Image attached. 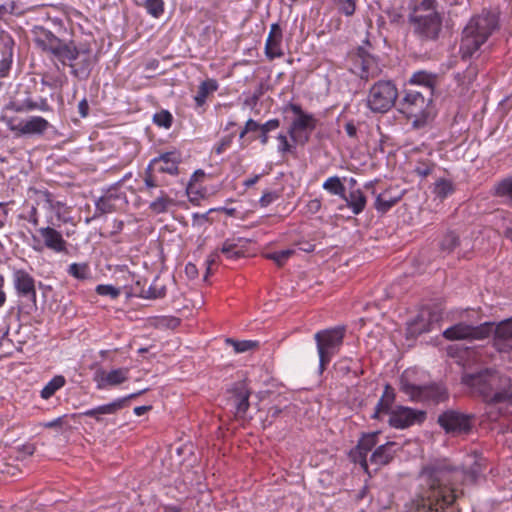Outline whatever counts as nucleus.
<instances>
[{
  "mask_svg": "<svg viewBox=\"0 0 512 512\" xmlns=\"http://www.w3.org/2000/svg\"><path fill=\"white\" fill-rule=\"evenodd\" d=\"M310 133L311 132H300L298 134H295V138L291 139L292 142H294L296 145L304 146L307 144L310 140Z\"/></svg>",
  "mask_w": 512,
  "mask_h": 512,
  "instance_id": "nucleus-64",
  "label": "nucleus"
},
{
  "mask_svg": "<svg viewBox=\"0 0 512 512\" xmlns=\"http://www.w3.org/2000/svg\"><path fill=\"white\" fill-rule=\"evenodd\" d=\"M401 198L402 193H399L392 188L386 189L376 195L374 208L378 213L385 214L395 206Z\"/></svg>",
  "mask_w": 512,
  "mask_h": 512,
  "instance_id": "nucleus-29",
  "label": "nucleus"
},
{
  "mask_svg": "<svg viewBox=\"0 0 512 512\" xmlns=\"http://www.w3.org/2000/svg\"><path fill=\"white\" fill-rule=\"evenodd\" d=\"M346 332L347 327L345 325H338L319 330L314 334L313 338L319 357V375L324 373L333 357L340 352L344 344Z\"/></svg>",
  "mask_w": 512,
  "mask_h": 512,
  "instance_id": "nucleus-6",
  "label": "nucleus"
},
{
  "mask_svg": "<svg viewBox=\"0 0 512 512\" xmlns=\"http://www.w3.org/2000/svg\"><path fill=\"white\" fill-rule=\"evenodd\" d=\"M134 296L144 299L164 298L166 296V287L164 285L158 287L155 282L151 284L148 289L142 287L141 289L138 290L136 287L134 289Z\"/></svg>",
  "mask_w": 512,
  "mask_h": 512,
  "instance_id": "nucleus-38",
  "label": "nucleus"
},
{
  "mask_svg": "<svg viewBox=\"0 0 512 512\" xmlns=\"http://www.w3.org/2000/svg\"><path fill=\"white\" fill-rule=\"evenodd\" d=\"M494 332V345L500 352L512 351V317L499 322L496 326L493 322H485L477 326L464 322L457 323L443 332L445 339H485Z\"/></svg>",
  "mask_w": 512,
  "mask_h": 512,
  "instance_id": "nucleus-3",
  "label": "nucleus"
},
{
  "mask_svg": "<svg viewBox=\"0 0 512 512\" xmlns=\"http://www.w3.org/2000/svg\"><path fill=\"white\" fill-rule=\"evenodd\" d=\"M437 84V75L427 72L425 70L416 71L408 80L409 86H417L422 88V93H429L434 96L435 87Z\"/></svg>",
  "mask_w": 512,
  "mask_h": 512,
  "instance_id": "nucleus-28",
  "label": "nucleus"
},
{
  "mask_svg": "<svg viewBox=\"0 0 512 512\" xmlns=\"http://www.w3.org/2000/svg\"><path fill=\"white\" fill-rule=\"evenodd\" d=\"M499 29L500 17L497 12L483 8L480 13L473 15L460 34L459 55L461 60L477 59L481 54V48Z\"/></svg>",
  "mask_w": 512,
  "mask_h": 512,
  "instance_id": "nucleus-2",
  "label": "nucleus"
},
{
  "mask_svg": "<svg viewBox=\"0 0 512 512\" xmlns=\"http://www.w3.org/2000/svg\"><path fill=\"white\" fill-rule=\"evenodd\" d=\"M19 217L22 219L28 220L34 226H38V224H39V215H38V210H37L36 205H33L31 207L28 216L20 215Z\"/></svg>",
  "mask_w": 512,
  "mask_h": 512,
  "instance_id": "nucleus-62",
  "label": "nucleus"
},
{
  "mask_svg": "<svg viewBox=\"0 0 512 512\" xmlns=\"http://www.w3.org/2000/svg\"><path fill=\"white\" fill-rule=\"evenodd\" d=\"M322 188L330 195L344 197L346 187L338 176L327 178L322 184Z\"/></svg>",
  "mask_w": 512,
  "mask_h": 512,
  "instance_id": "nucleus-41",
  "label": "nucleus"
},
{
  "mask_svg": "<svg viewBox=\"0 0 512 512\" xmlns=\"http://www.w3.org/2000/svg\"><path fill=\"white\" fill-rule=\"evenodd\" d=\"M280 126V120L277 118L270 119L266 121L265 123L261 124L260 130H259V136L258 139L260 140V143L262 145H266L269 141V132L276 130Z\"/></svg>",
  "mask_w": 512,
  "mask_h": 512,
  "instance_id": "nucleus-47",
  "label": "nucleus"
},
{
  "mask_svg": "<svg viewBox=\"0 0 512 512\" xmlns=\"http://www.w3.org/2000/svg\"><path fill=\"white\" fill-rule=\"evenodd\" d=\"M440 319L441 315L439 312L430 308H423L409 323L408 333L412 336H417L429 332L434 328V325L437 324Z\"/></svg>",
  "mask_w": 512,
  "mask_h": 512,
  "instance_id": "nucleus-21",
  "label": "nucleus"
},
{
  "mask_svg": "<svg viewBox=\"0 0 512 512\" xmlns=\"http://www.w3.org/2000/svg\"><path fill=\"white\" fill-rule=\"evenodd\" d=\"M31 33L36 46L42 51L51 53L56 59L66 58L70 54V50L66 48L68 41L60 39L48 28L35 25Z\"/></svg>",
  "mask_w": 512,
  "mask_h": 512,
  "instance_id": "nucleus-13",
  "label": "nucleus"
},
{
  "mask_svg": "<svg viewBox=\"0 0 512 512\" xmlns=\"http://www.w3.org/2000/svg\"><path fill=\"white\" fill-rule=\"evenodd\" d=\"M181 323L180 318L174 316H166L160 320V324L169 329L177 328Z\"/></svg>",
  "mask_w": 512,
  "mask_h": 512,
  "instance_id": "nucleus-59",
  "label": "nucleus"
},
{
  "mask_svg": "<svg viewBox=\"0 0 512 512\" xmlns=\"http://www.w3.org/2000/svg\"><path fill=\"white\" fill-rule=\"evenodd\" d=\"M113 211L114 205L110 202L109 198L102 196L95 202V213L91 218H87L86 222L89 223L91 220Z\"/></svg>",
  "mask_w": 512,
  "mask_h": 512,
  "instance_id": "nucleus-45",
  "label": "nucleus"
},
{
  "mask_svg": "<svg viewBox=\"0 0 512 512\" xmlns=\"http://www.w3.org/2000/svg\"><path fill=\"white\" fill-rule=\"evenodd\" d=\"M182 157L178 150L161 153L149 163L154 169L160 173H168L171 175L178 174V165L181 163Z\"/></svg>",
  "mask_w": 512,
  "mask_h": 512,
  "instance_id": "nucleus-23",
  "label": "nucleus"
},
{
  "mask_svg": "<svg viewBox=\"0 0 512 512\" xmlns=\"http://www.w3.org/2000/svg\"><path fill=\"white\" fill-rule=\"evenodd\" d=\"M142 6L147 13L154 18H159L164 13V0H142Z\"/></svg>",
  "mask_w": 512,
  "mask_h": 512,
  "instance_id": "nucleus-46",
  "label": "nucleus"
},
{
  "mask_svg": "<svg viewBox=\"0 0 512 512\" xmlns=\"http://www.w3.org/2000/svg\"><path fill=\"white\" fill-rule=\"evenodd\" d=\"M34 103V110H40L42 112H51L53 110L46 98L40 97V99L38 101H34Z\"/></svg>",
  "mask_w": 512,
  "mask_h": 512,
  "instance_id": "nucleus-63",
  "label": "nucleus"
},
{
  "mask_svg": "<svg viewBox=\"0 0 512 512\" xmlns=\"http://www.w3.org/2000/svg\"><path fill=\"white\" fill-rule=\"evenodd\" d=\"M3 120L11 131L18 132L19 135H42L50 127L49 122L40 116H32L17 124L14 118L3 117Z\"/></svg>",
  "mask_w": 512,
  "mask_h": 512,
  "instance_id": "nucleus-20",
  "label": "nucleus"
},
{
  "mask_svg": "<svg viewBox=\"0 0 512 512\" xmlns=\"http://www.w3.org/2000/svg\"><path fill=\"white\" fill-rule=\"evenodd\" d=\"M397 109L412 119V126L417 129L425 127L435 116L433 96L418 89L405 88L398 99Z\"/></svg>",
  "mask_w": 512,
  "mask_h": 512,
  "instance_id": "nucleus-5",
  "label": "nucleus"
},
{
  "mask_svg": "<svg viewBox=\"0 0 512 512\" xmlns=\"http://www.w3.org/2000/svg\"><path fill=\"white\" fill-rule=\"evenodd\" d=\"M35 103L34 100L27 96L23 99L15 96L6 106V110H11L17 113H26L34 111Z\"/></svg>",
  "mask_w": 512,
  "mask_h": 512,
  "instance_id": "nucleus-37",
  "label": "nucleus"
},
{
  "mask_svg": "<svg viewBox=\"0 0 512 512\" xmlns=\"http://www.w3.org/2000/svg\"><path fill=\"white\" fill-rule=\"evenodd\" d=\"M295 254L294 249H285L281 251H275L271 253H267L265 257L269 260H272L276 263L277 266L282 267L287 260Z\"/></svg>",
  "mask_w": 512,
  "mask_h": 512,
  "instance_id": "nucleus-49",
  "label": "nucleus"
},
{
  "mask_svg": "<svg viewBox=\"0 0 512 512\" xmlns=\"http://www.w3.org/2000/svg\"><path fill=\"white\" fill-rule=\"evenodd\" d=\"M220 248L219 249H216L214 251H212L207 259H206V273H205V276H204V279L207 280V278L209 277L210 273H211V267L213 265H216L219 263V260H220Z\"/></svg>",
  "mask_w": 512,
  "mask_h": 512,
  "instance_id": "nucleus-57",
  "label": "nucleus"
},
{
  "mask_svg": "<svg viewBox=\"0 0 512 512\" xmlns=\"http://www.w3.org/2000/svg\"><path fill=\"white\" fill-rule=\"evenodd\" d=\"M321 207H322V203H321L320 199H318V198L312 199V200L308 201V203L306 204V207H305L306 213L314 215L320 211Z\"/></svg>",
  "mask_w": 512,
  "mask_h": 512,
  "instance_id": "nucleus-61",
  "label": "nucleus"
},
{
  "mask_svg": "<svg viewBox=\"0 0 512 512\" xmlns=\"http://www.w3.org/2000/svg\"><path fill=\"white\" fill-rule=\"evenodd\" d=\"M455 191L454 184L451 180L440 178L433 187V194L440 200L445 199Z\"/></svg>",
  "mask_w": 512,
  "mask_h": 512,
  "instance_id": "nucleus-42",
  "label": "nucleus"
},
{
  "mask_svg": "<svg viewBox=\"0 0 512 512\" xmlns=\"http://www.w3.org/2000/svg\"><path fill=\"white\" fill-rule=\"evenodd\" d=\"M279 141L278 152L281 154L286 153H294L296 150V144L293 142L292 144L288 141L287 136L283 133H280L277 136Z\"/></svg>",
  "mask_w": 512,
  "mask_h": 512,
  "instance_id": "nucleus-54",
  "label": "nucleus"
},
{
  "mask_svg": "<svg viewBox=\"0 0 512 512\" xmlns=\"http://www.w3.org/2000/svg\"><path fill=\"white\" fill-rule=\"evenodd\" d=\"M460 245V238L454 231H448L439 242V249L444 254H451Z\"/></svg>",
  "mask_w": 512,
  "mask_h": 512,
  "instance_id": "nucleus-39",
  "label": "nucleus"
},
{
  "mask_svg": "<svg viewBox=\"0 0 512 512\" xmlns=\"http://www.w3.org/2000/svg\"><path fill=\"white\" fill-rule=\"evenodd\" d=\"M379 434L380 431L363 433L357 445L349 452L350 460L355 464H359L366 473H369L367 454L377 445Z\"/></svg>",
  "mask_w": 512,
  "mask_h": 512,
  "instance_id": "nucleus-18",
  "label": "nucleus"
},
{
  "mask_svg": "<svg viewBox=\"0 0 512 512\" xmlns=\"http://www.w3.org/2000/svg\"><path fill=\"white\" fill-rule=\"evenodd\" d=\"M146 390L131 393L125 397L117 398L110 403L103 404L92 409H88L81 413L82 416L94 418L97 422L103 421V415L116 414L119 410L130 405L132 399L142 395Z\"/></svg>",
  "mask_w": 512,
  "mask_h": 512,
  "instance_id": "nucleus-19",
  "label": "nucleus"
},
{
  "mask_svg": "<svg viewBox=\"0 0 512 512\" xmlns=\"http://www.w3.org/2000/svg\"><path fill=\"white\" fill-rule=\"evenodd\" d=\"M399 93L391 80H379L369 89L367 107L374 113H386L397 105Z\"/></svg>",
  "mask_w": 512,
  "mask_h": 512,
  "instance_id": "nucleus-9",
  "label": "nucleus"
},
{
  "mask_svg": "<svg viewBox=\"0 0 512 512\" xmlns=\"http://www.w3.org/2000/svg\"><path fill=\"white\" fill-rule=\"evenodd\" d=\"M444 14L432 12L429 15L408 19L413 35L421 42H436L443 32Z\"/></svg>",
  "mask_w": 512,
  "mask_h": 512,
  "instance_id": "nucleus-11",
  "label": "nucleus"
},
{
  "mask_svg": "<svg viewBox=\"0 0 512 512\" xmlns=\"http://www.w3.org/2000/svg\"><path fill=\"white\" fill-rule=\"evenodd\" d=\"M13 45L14 42L10 38L3 45V49L1 50V58H0V77H5L8 75L13 58Z\"/></svg>",
  "mask_w": 512,
  "mask_h": 512,
  "instance_id": "nucleus-36",
  "label": "nucleus"
},
{
  "mask_svg": "<svg viewBox=\"0 0 512 512\" xmlns=\"http://www.w3.org/2000/svg\"><path fill=\"white\" fill-rule=\"evenodd\" d=\"M173 204V200L163 190H159L156 199L149 204V209L155 214L167 212L168 208Z\"/></svg>",
  "mask_w": 512,
  "mask_h": 512,
  "instance_id": "nucleus-40",
  "label": "nucleus"
},
{
  "mask_svg": "<svg viewBox=\"0 0 512 512\" xmlns=\"http://www.w3.org/2000/svg\"><path fill=\"white\" fill-rule=\"evenodd\" d=\"M425 419L426 412L397 405L389 414L388 424L395 429H406L415 424H422Z\"/></svg>",
  "mask_w": 512,
  "mask_h": 512,
  "instance_id": "nucleus-16",
  "label": "nucleus"
},
{
  "mask_svg": "<svg viewBox=\"0 0 512 512\" xmlns=\"http://www.w3.org/2000/svg\"><path fill=\"white\" fill-rule=\"evenodd\" d=\"M457 468L447 458H435L419 472L421 491L411 501L409 512H445L456 500L452 486Z\"/></svg>",
  "mask_w": 512,
  "mask_h": 512,
  "instance_id": "nucleus-1",
  "label": "nucleus"
},
{
  "mask_svg": "<svg viewBox=\"0 0 512 512\" xmlns=\"http://www.w3.org/2000/svg\"><path fill=\"white\" fill-rule=\"evenodd\" d=\"M281 197V192L280 191H271V190H266L263 192L260 200H259V205L261 207H267L269 206L271 203H273L274 201H276L277 199H279Z\"/></svg>",
  "mask_w": 512,
  "mask_h": 512,
  "instance_id": "nucleus-55",
  "label": "nucleus"
},
{
  "mask_svg": "<svg viewBox=\"0 0 512 512\" xmlns=\"http://www.w3.org/2000/svg\"><path fill=\"white\" fill-rule=\"evenodd\" d=\"M343 3L341 7V12L346 16H352L356 10V0H339Z\"/></svg>",
  "mask_w": 512,
  "mask_h": 512,
  "instance_id": "nucleus-60",
  "label": "nucleus"
},
{
  "mask_svg": "<svg viewBox=\"0 0 512 512\" xmlns=\"http://www.w3.org/2000/svg\"><path fill=\"white\" fill-rule=\"evenodd\" d=\"M400 390L415 401L439 404L449 399L448 389L443 383L416 385L410 383L405 375L401 376Z\"/></svg>",
  "mask_w": 512,
  "mask_h": 512,
  "instance_id": "nucleus-10",
  "label": "nucleus"
},
{
  "mask_svg": "<svg viewBox=\"0 0 512 512\" xmlns=\"http://www.w3.org/2000/svg\"><path fill=\"white\" fill-rule=\"evenodd\" d=\"M287 111H291L297 116L292 120L287 131L291 139L295 138V134L300 132H312L316 129L318 120L313 114L303 111L301 105L289 102L284 106V112Z\"/></svg>",
  "mask_w": 512,
  "mask_h": 512,
  "instance_id": "nucleus-17",
  "label": "nucleus"
},
{
  "mask_svg": "<svg viewBox=\"0 0 512 512\" xmlns=\"http://www.w3.org/2000/svg\"><path fill=\"white\" fill-rule=\"evenodd\" d=\"M438 8V0H409L408 19L440 12Z\"/></svg>",
  "mask_w": 512,
  "mask_h": 512,
  "instance_id": "nucleus-30",
  "label": "nucleus"
},
{
  "mask_svg": "<svg viewBox=\"0 0 512 512\" xmlns=\"http://www.w3.org/2000/svg\"><path fill=\"white\" fill-rule=\"evenodd\" d=\"M128 375L129 369L125 367L112 369L109 372L99 369L94 374L96 388L104 390L108 387L118 386L128 380Z\"/></svg>",
  "mask_w": 512,
  "mask_h": 512,
  "instance_id": "nucleus-22",
  "label": "nucleus"
},
{
  "mask_svg": "<svg viewBox=\"0 0 512 512\" xmlns=\"http://www.w3.org/2000/svg\"><path fill=\"white\" fill-rule=\"evenodd\" d=\"M478 75V67L476 64L470 63L469 66L463 73H457L455 78L459 84L469 85L471 84Z\"/></svg>",
  "mask_w": 512,
  "mask_h": 512,
  "instance_id": "nucleus-48",
  "label": "nucleus"
},
{
  "mask_svg": "<svg viewBox=\"0 0 512 512\" xmlns=\"http://www.w3.org/2000/svg\"><path fill=\"white\" fill-rule=\"evenodd\" d=\"M68 274L78 280H85L89 277V265L87 263H72L68 267Z\"/></svg>",
  "mask_w": 512,
  "mask_h": 512,
  "instance_id": "nucleus-50",
  "label": "nucleus"
},
{
  "mask_svg": "<svg viewBox=\"0 0 512 512\" xmlns=\"http://www.w3.org/2000/svg\"><path fill=\"white\" fill-rule=\"evenodd\" d=\"M66 383V380L63 376L57 375L53 377L41 390V397L43 399H49L52 397L57 390L62 388Z\"/></svg>",
  "mask_w": 512,
  "mask_h": 512,
  "instance_id": "nucleus-44",
  "label": "nucleus"
},
{
  "mask_svg": "<svg viewBox=\"0 0 512 512\" xmlns=\"http://www.w3.org/2000/svg\"><path fill=\"white\" fill-rule=\"evenodd\" d=\"M70 54L66 58H58L57 60L65 66L71 68V75L79 80H87L98 62V56L92 55V49L89 43H80L76 45L73 40L68 41Z\"/></svg>",
  "mask_w": 512,
  "mask_h": 512,
  "instance_id": "nucleus-8",
  "label": "nucleus"
},
{
  "mask_svg": "<svg viewBox=\"0 0 512 512\" xmlns=\"http://www.w3.org/2000/svg\"><path fill=\"white\" fill-rule=\"evenodd\" d=\"M396 400L395 389L387 383L384 386V391L378 400L371 418L374 420H382L383 414L389 415L393 411V404Z\"/></svg>",
  "mask_w": 512,
  "mask_h": 512,
  "instance_id": "nucleus-26",
  "label": "nucleus"
},
{
  "mask_svg": "<svg viewBox=\"0 0 512 512\" xmlns=\"http://www.w3.org/2000/svg\"><path fill=\"white\" fill-rule=\"evenodd\" d=\"M225 343L234 348V352L244 353L251 350H255L259 347V342L254 340H235L233 338H226Z\"/></svg>",
  "mask_w": 512,
  "mask_h": 512,
  "instance_id": "nucleus-43",
  "label": "nucleus"
},
{
  "mask_svg": "<svg viewBox=\"0 0 512 512\" xmlns=\"http://www.w3.org/2000/svg\"><path fill=\"white\" fill-rule=\"evenodd\" d=\"M363 43L365 45L358 46L349 53L350 70L361 79L368 80L377 75L378 66L375 57L366 47H371L369 40L365 39Z\"/></svg>",
  "mask_w": 512,
  "mask_h": 512,
  "instance_id": "nucleus-12",
  "label": "nucleus"
},
{
  "mask_svg": "<svg viewBox=\"0 0 512 512\" xmlns=\"http://www.w3.org/2000/svg\"><path fill=\"white\" fill-rule=\"evenodd\" d=\"M472 420L473 415L449 409L438 416L437 423L446 433L463 434L471 431Z\"/></svg>",
  "mask_w": 512,
  "mask_h": 512,
  "instance_id": "nucleus-15",
  "label": "nucleus"
},
{
  "mask_svg": "<svg viewBox=\"0 0 512 512\" xmlns=\"http://www.w3.org/2000/svg\"><path fill=\"white\" fill-rule=\"evenodd\" d=\"M436 164L430 160H419L414 168V173L421 177L426 178L434 171Z\"/></svg>",
  "mask_w": 512,
  "mask_h": 512,
  "instance_id": "nucleus-51",
  "label": "nucleus"
},
{
  "mask_svg": "<svg viewBox=\"0 0 512 512\" xmlns=\"http://www.w3.org/2000/svg\"><path fill=\"white\" fill-rule=\"evenodd\" d=\"M499 381L498 373L488 368L476 373H465L461 378V382L470 388L472 394L480 396L488 404L505 403L512 398L510 388L495 390Z\"/></svg>",
  "mask_w": 512,
  "mask_h": 512,
  "instance_id": "nucleus-4",
  "label": "nucleus"
},
{
  "mask_svg": "<svg viewBox=\"0 0 512 512\" xmlns=\"http://www.w3.org/2000/svg\"><path fill=\"white\" fill-rule=\"evenodd\" d=\"M153 122L159 127H164L168 129L172 126L173 116L169 111L162 110L154 114Z\"/></svg>",
  "mask_w": 512,
  "mask_h": 512,
  "instance_id": "nucleus-53",
  "label": "nucleus"
},
{
  "mask_svg": "<svg viewBox=\"0 0 512 512\" xmlns=\"http://www.w3.org/2000/svg\"><path fill=\"white\" fill-rule=\"evenodd\" d=\"M218 83L215 79H207L198 87V91L194 96L196 107H202L206 103L209 94L217 91Z\"/></svg>",
  "mask_w": 512,
  "mask_h": 512,
  "instance_id": "nucleus-35",
  "label": "nucleus"
},
{
  "mask_svg": "<svg viewBox=\"0 0 512 512\" xmlns=\"http://www.w3.org/2000/svg\"><path fill=\"white\" fill-rule=\"evenodd\" d=\"M232 405L235 408V416L244 418L250 407L249 397L250 391L244 383H236L232 388Z\"/></svg>",
  "mask_w": 512,
  "mask_h": 512,
  "instance_id": "nucleus-24",
  "label": "nucleus"
},
{
  "mask_svg": "<svg viewBox=\"0 0 512 512\" xmlns=\"http://www.w3.org/2000/svg\"><path fill=\"white\" fill-rule=\"evenodd\" d=\"M97 294L101 296H110L116 299L120 295V290L112 285L100 284L96 287Z\"/></svg>",
  "mask_w": 512,
  "mask_h": 512,
  "instance_id": "nucleus-56",
  "label": "nucleus"
},
{
  "mask_svg": "<svg viewBox=\"0 0 512 512\" xmlns=\"http://www.w3.org/2000/svg\"><path fill=\"white\" fill-rule=\"evenodd\" d=\"M282 28L279 23H273L265 43V55L268 59L273 60L283 56L281 49Z\"/></svg>",
  "mask_w": 512,
  "mask_h": 512,
  "instance_id": "nucleus-25",
  "label": "nucleus"
},
{
  "mask_svg": "<svg viewBox=\"0 0 512 512\" xmlns=\"http://www.w3.org/2000/svg\"><path fill=\"white\" fill-rule=\"evenodd\" d=\"M35 243L33 249L42 251L43 247L55 253H67V241L63 238L61 232L54 227L46 226L37 229V234L32 235Z\"/></svg>",
  "mask_w": 512,
  "mask_h": 512,
  "instance_id": "nucleus-14",
  "label": "nucleus"
},
{
  "mask_svg": "<svg viewBox=\"0 0 512 512\" xmlns=\"http://www.w3.org/2000/svg\"><path fill=\"white\" fill-rule=\"evenodd\" d=\"M395 442H387L379 445L371 454L370 462L378 466H384L389 464L394 458V452L392 451Z\"/></svg>",
  "mask_w": 512,
  "mask_h": 512,
  "instance_id": "nucleus-33",
  "label": "nucleus"
},
{
  "mask_svg": "<svg viewBox=\"0 0 512 512\" xmlns=\"http://www.w3.org/2000/svg\"><path fill=\"white\" fill-rule=\"evenodd\" d=\"M35 193L39 198L36 203L37 205H39L40 201H42L47 209L55 213V216L59 222H67V220L64 218V214L67 210L66 204L64 202L56 200L54 195L49 190H35Z\"/></svg>",
  "mask_w": 512,
  "mask_h": 512,
  "instance_id": "nucleus-27",
  "label": "nucleus"
},
{
  "mask_svg": "<svg viewBox=\"0 0 512 512\" xmlns=\"http://www.w3.org/2000/svg\"><path fill=\"white\" fill-rule=\"evenodd\" d=\"M248 241L243 238H228L220 247V252L225 255L227 259L238 260L245 255L243 243Z\"/></svg>",
  "mask_w": 512,
  "mask_h": 512,
  "instance_id": "nucleus-31",
  "label": "nucleus"
},
{
  "mask_svg": "<svg viewBox=\"0 0 512 512\" xmlns=\"http://www.w3.org/2000/svg\"><path fill=\"white\" fill-rule=\"evenodd\" d=\"M154 170L155 169L152 167V165L149 164L147 166L144 175V187L140 188L141 192H151V190H154L157 187H159V184L155 176L152 174Z\"/></svg>",
  "mask_w": 512,
  "mask_h": 512,
  "instance_id": "nucleus-52",
  "label": "nucleus"
},
{
  "mask_svg": "<svg viewBox=\"0 0 512 512\" xmlns=\"http://www.w3.org/2000/svg\"><path fill=\"white\" fill-rule=\"evenodd\" d=\"M493 195L505 199L504 203L512 208V176L496 182L493 186Z\"/></svg>",
  "mask_w": 512,
  "mask_h": 512,
  "instance_id": "nucleus-34",
  "label": "nucleus"
},
{
  "mask_svg": "<svg viewBox=\"0 0 512 512\" xmlns=\"http://www.w3.org/2000/svg\"><path fill=\"white\" fill-rule=\"evenodd\" d=\"M12 283L18 298V316H29L37 312V282L34 276L23 268H14L12 271Z\"/></svg>",
  "mask_w": 512,
  "mask_h": 512,
  "instance_id": "nucleus-7",
  "label": "nucleus"
},
{
  "mask_svg": "<svg viewBox=\"0 0 512 512\" xmlns=\"http://www.w3.org/2000/svg\"><path fill=\"white\" fill-rule=\"evenodd\" d=\"M341 199L354 215L361 214L366 208L367 198L362 190H352L348 194L345 192Z\"/></svg>",
  "mask_w": 512,
  "mask_h": 512,
  "instance_id": "nucleus-32",
  "label": "nucleus"
},
{
  "mask_svg": "<svg viewBox=\"0 0 512 512\" xmlns=\"http://www.w3.org/2000/svg\"><path fill=\"white\" fill-rule=\"evenodd\" d=\"M233 139L234 133L222 137L219 143L214 147L215 153L218 155L222 154L227 148L231 146Z\"/></svg>",
  "mask_w": 512,
  "mask_h": 512,
  "instance_id": "nucleus-58",
  "label": "nucleus"
}]
</instances>
